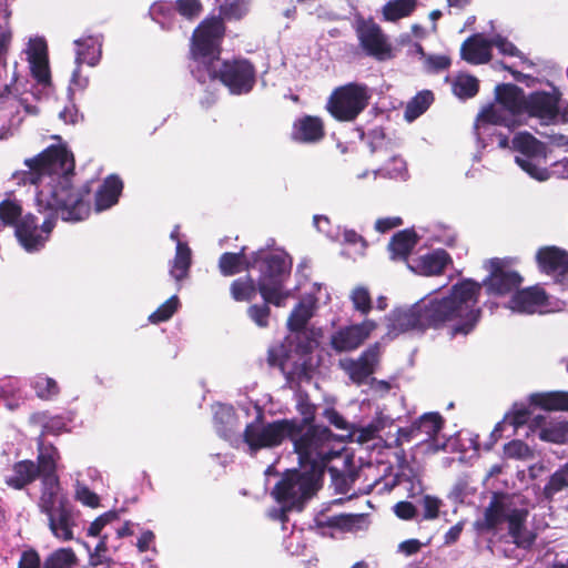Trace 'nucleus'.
<instances>
[{
	"instance_id": "nucleus-54",
	"label": "nucleus",
	"mask_w": 568,
	"mask_h": 568,
	"mask_svg": "<svg viewBox=\"0 0 568 568\" xmlns=\"http://www.w3.org/2000/svg\"><path fill=\"white\" fill-rule=\"evenodd\" d=\"M504 454L508 458L514 459H530L532 457V450L530 447L521 440H511L504 447Z\"/></svg>"
},
{
	"instance_id": "nucleus-30",
	"label": "nucleus",
	"mask_w": 568,
	"mask_h": 568,
	"mask_svg": "<svg viewBox=\"0 0 568 568\" xmlns=\"http://www.w3.org/2000/svg\"><path fill=\"white\" fill-rule=\"evenodd\" d=\"M122 190L123 182L118 175L106 176L95 193V211L102 212L115 205Z\"/></svg>"
},
{
	"instance_id": "nucleus-53",
	"label": "nucleus",
	"mask_w": 568,
	"mask_h": 568,
	"mask_svg": "<svg viewBox=\"0 0 568 568\" xmlns=\"http://www.w3.org/2000/svg\"><path fill=\"white\" fill-rule=\"evenodd\" d=\"M74 498L83 506L90 508H98L100 506V497L79 480H77L74 486Z\"/></svg>"
},
{
	"instance_id": "nucleus-29",
	"label": "nucleus",
	"mask_w": 568,
	"mask_h": 568,
	"mask_svg": "<svg viewBox=\"0 0 568 568\" xmlns=\"http://www.w3.org/2000/svg\"><path fill=\"white\" fill-rule=\"evenodd\" d=\"M75 64L95 67L102 55V38L100 36H87L74 41Z\"/></svg>"
},
{
	"instance_id": "nucleus-18",
	"label": "nucleus",
	"mask_w": 568,
	"mask_h": 568,
	"mask_svg": "<svg viewBox=\"0 0 568 568\" xmlns=\"http://www.w3.org/2000/svg\"><path fill=\"white\" fill-rule=\"evenodd\" d=\"M444 420L438 413H425L412 426L397 430V443L399 445L418 439L419 443L436 440L442 430Z\"/></svg>"
},
{
	"instance_id": "nucleus-7",
	"label": "nucleus",
	"mask_w": 568,
	"mask_h": 568,
	"mask_svg": "<svg viewBox=\"0 0 568 568\" xmlns=\"http://www.w3.org/2000/svg\"><path fill=\"white\" fill-rule=\"evenodd\" d=\"M498 87L516 119L523 121V116L528 115L538 119L541 124H551L558 119L560 97L556 89L552 92L536 91L526 97L524 90L515 84L506 83Z\"/></svg>"
},
{
	"instance_id": "nucleus-59",
	"label": "nucleus",
	"mask_w": 568,
	"mask_h": 568,
	"mask_svg": "<svg viewBox=\"0 0 568 568\" xmlns=\"http://www.w3.org/2000/svg\"><path fill=\"white\" fill-rule=\"evenodd\" d=\"M450 60L446 55H426L424 59V67L427 72H439L447 69Z\"/></svg>"
},
{
	"instance_id": "nucleus-52",
	"label": "nucleus",
	"mask_w": 568,
	"mask_h": 568,
	"mask_svg": "<svg viewBox=\"0 0 568 568\" xmlns=\"http://www.w3.org/2000/svg\"><path fill=\"white\" fill-rule=\"evenodd\" d=\"M263 301H264V304H262V305L254 304L247 308V315L251 318V321L255 325H257L258 327H262V328L268 326L270 316H271V310L268 306L270 303L266 302L265 300H263Z\"/></svg>"
},
{
	"instance_id": "nucleus-33",
	"label": "nucleus",
	"mask_w": 568,
	"mask_h": 568,
	"mask_svg": "<svg viewBox=\"0 0 568 568\" xmlns=\"http://www.w3.org/2000/svg\"><path fill=\"white\" fill-rule=\"evenodd\" d=\"M39 476L37 464L21 460L13 466V474L6 477V484L13 489H22Z\"/></svg>"
},
{
	"instance_id": "nucleus-61",
	"label": "nucleus",
	"mask_w": 568,
	"mask_h": 568,
	"mask_svg": "<svg viewBox=\"0 0 568 568\" xmlns=\"http://www.w3.org/2000/svg\"><path fill=\"white\" fill-rule=\"evenodd\" d=\"M343 240H344V243L355 246V253H357L358 255L364 254V251L366 247V242L354 230H344L343 231Z\"/></svg>"
},
{
	"instance_id": "nucleus-32",
	"label": "nucleus",
	"mask_w": 568,
	"mask_h": 568,
	"mask_svg": "<svg viewBox=\"0 0 568 568\" xmlns=\"http://www.w3.org/2000/svg\"><path fill=\"white\" fill-rule=\"evenodd\" d=\"M192 263V251L186 242L178 241L175 255L170 262L169 273L176 282L186 278Z\"/></svg>"
},
{
	"instance_id": "nucleus-38",
	"label": "nucleus",
	"mask_w": 568,
	"mask_h": 568,
	"mask_svg": "<svg viewBox=\"0 0 568 568\" xmlns=\"http://www.w3.org/2000/svg\"><path fill=\"white\" fill-rule=\"evenodd\" d=\"M59 458V453L53 446H45L42 442L39 443V455H38V465L39 476H41V480L44 477L57 476V460Z\"/></svg>"
},
{
	"instance_id": "nucleus-3",
	"label": "nucleus",
	"mask_w": 568,
	"mask_h": 568,
	"mask_svg": "<svg viewBox=\"0 0 568 568\" xmlns=\"http://www.w3.org/2000/svg\"><path fill=\"white\" fill-rule=\"evenodd\" d=\"M224 33L221 18L212 17L194 30L191 43V72L200 83L219 79L232 94H246L255 84L254 67L245 59L220 61Z\"/></svg>"
},
{
	"instance_id": "nucleus-16",
	"label": "nucleus",
	"mask_w": 568,
	"mask_h": 568,
	"mask_svg": "<svg viewBox=\"0 0 568 568\" xmlns=\"http://www.w3.org/2000/svg\"><path fill=\"white\" fill-rule=\"evenodd\" d=\"M355 30L362 49L378 60L390 57V44L381 27L372 19L358 18L355 22Z\"/></svg>"
},
{
	"instance_id": "nucleus-11",
	"label": "nucleus",
	"mask_w": 568,
	"mask_h": 568,
	"mask_svg": "<svg viewBox=\"0 0 568 568\" xmlns=\"http://www.w3.org/2000/svg\"><path fill=\"white\" fill-rule=\"evenodd\" d=\"M321 476L308 469L287 470L274 487L272 495L286 508H293L311 498L318 488Z\"/></svg>"
},
{
	"instance_id": "nucleus-24",
	"label": "nucleus",
	"mask_w": 568,
	"mask_h": 568,
	"mask_svg": "<svg viewBox=\"0 0 568 568\" xmlns=\"http://www.w3.org/2000/svg\"><path fill=\"white\" fill-rule=\"evenodd\" d=\"M460 55L471 64L487 63L491 58V40L480 33L474 34L462 44Z\"/></svg>"
},
{
	"instance_id": "nucleus-35",
	"label": "nucleus",
	"mask_w": 568,
	"mask_h": 568,
	"mask_svg": "<svg viewBox=\"0 0 568 568\" xmlns=\"http://www.w3.org/2000/svg\"><path fill=\"white\" fill-rule=\"evenodd\" d=\"M417 243L416 234L413 231H400L392 237L388 244L393 260H406Z\"/></svg>"
},
{
	"instance_id": "nucleus-14",
	"label": "nucleus",
	"mask_w": 568,
	"mask_h": 568,
	"mask_svg": "<svg viewBox=\"0 0 568 568\" xmlns=\"http://www.w3.org/2000/svg\"><path fill=\"white\" fill-rule=\"evenodd\" d=\"M331 300L326 287L320 283H313L310 290L300 298L293 307L288 318L287 327L291 332H300L305 328L314 316L320 303H328Z\"/></svg>"
},
{
	"instance_id": "nucleus-26",
	"label": "nucleus",
	"mask_w": 568,
	"mask_h": 568,
	"mask_svg": "<svg viewBox=\"0 0 568 568\" xmlns=\"http://www.w3.org/2000/svg\"><path fill=\"white\" fill-rule=\"evenodd\" d=\"M449 262L450 257L446 251L435 250L432 253L408 261L407 266L416 274L430 276L439 274Z\"/></svg>"
},
{
	"instance_id": "nucleus-58",
	"label": "nucleus",
	"mask_w": 568,
	"mask_h": 568,
	"mask_svg": "<svg viewBox=\"0 0 568 568\" xmlns=\"http://www.w3.org/2000/svg\"><path fill=\"white\" fill-rule=\"evenodd\" d=\"M457 234L454 229L445 225H437L434 229L433 239L435 242L453 246L456 242Z\"/></svg>"
},
{
	"instance_id": "nucleus-21",
	"label": "nucleus",
	"mask_w": 568,
	"mask_h": 568,
	"mask_svg": "<svg viewBox=\"0 0 568 568\" xmlns=\"http://www.w3.org/2000/svg\"><path fill=\"white\" fill-rule=\"evenodd\" d=\"M379 358V346L375 344L368 347L357 361L346 359L341 362V366L356 384L364 383L375 369Z\"/></svg>"
},
{
	"instance_id": "nucleus-37",
	"label": "nucleus",
	"mask_w": 568,
	"mask_h": 568,
	"mask_svg": "<svg viewBox=\"0 0 568 568\" xmlns=\"http://www.w3.org/2000/svg\"><path fill=\"white\" fill-rule=\"evenodd\" d=\"M417 7V0H388L383 9V18L386 21L395 22L409 17Z\"/></svg>"
},
{
	"instance_id": "nucleus-10",
	"label": "nucleus",
	"mask_w": 568,
	"mask_h": 568,
	"mask_svg": "<svg viewBox=\"0 0 568 568\" xmlns=\"http://www.w3.org/2000/svg\"><path fill=\"white\" fill-rule=\"evenodd\" d=\"M261 417L262 414L258 412L256 420L247 424L243 433L244 444L251 455L261 449L277 447L286 439L291 440L296 429V419H277L264 423Z\"/></svg>"
},
{
	"instance_id": "nucleus-40",
	"label": "nucleus",
	"mask_w": 568,
	"mask_h": 568,
	"mask_svg": "<svg viewBox=\"0 0 568 568\" xmlns=\"http://www.w3.org/2000/svg\"><path fill=\"white\" fill-rule=\"evenodd\" d=\"M78 558L71 548H60L47 557L43 568H75Z\"/></svg>"
},
{
	"instance_id": "nucleus-27",
	"label": "nucleus",
	"mask_w": 568,
	"mask_h": 568,
	"mask_svg": "<svg viewBox=\"0 0 568 568\" xmlns=\"http://www.w3.org/2000/svg\"><path fill=\"white\" fill-rule=\"evenodd\" d=\"M70 501L62 494L58 476H49L42 479L41 496L39 499V508L43 514H49L59 509L61 505L65 506Z\"/></svg>"
},
{
	"instance_id": "nucleus-23",
	"label": "nucleus",
	"mask_w": 568,
	"mask_h": 568,
	"mask_svg": "<svg viewBox=\"0 0 568 568\" xmlns=\"http://www.w3.org/2000/svg\"><path fill=\"white\" fill-rule=\"evenodd\" d=\"M529 428L544 442L568 443V422L547 420L544 416L538 415L532 418Z\"/></svg>"
},
{
	"instance_id": "nucleus-45",
	"label": "nucleus",
	"mask_w": 568,
	"mask_h": 568,
	"mask_svg": "<svg viewBox=\"0 0 568 568\" xmlns=\"http://www.w3.org/2000/svg\"><path fill=\"white\" fill-rule=\"evenodd\" d=\"M374 176L383 175L389 179H406V162L399 156H392L389 161L379 170L373 172Z\"/></svg>"
},
{
	"instance_id": "nucleus-13",
	"label": "nucleus",
	"mask_w": 568,
	"mask_h": 568,
	"mask_svg": "<svg viewBox=\"0 0 568 568\" xmlns=\"http://www.w3.org/2000/svg\"><path fill=\"white\" fill-rule=\"evenodd\" d=\"M516 258H490L485 265L489 270V276L484 281V285L489 294L507 295L516 291L521 284V276L513 268Z\"/></svg>"
},
{
	"instance_id": "nucleus-56",
	"label": "nucleus",
	"mask_w": 568,
	"mask_h": 568,
	"mask_svg": "<svg viewBox=\"0 0 568 568\" xmlns=\"http://www.w3.org/2000/svg\"><path fill=\"white\" fill-rule=\"evenodd\" d=\"M420 504L424 510V519L433 520L438 517L439 508L442 506V500L439 498L430 495H425L420 499Z\"/></svg>"
},
{
	"instance_id": "nucleus-41",
	"label": "nucleus",
	"mask_w": 568,
	"mask_h": 568,
	"mask_svg": "<svg viewBox=\"0 0 568 568\" xmlns=\"http://www.w3.org/2000/svg\"><path fill=\"white\" fill-rule=\"evenodd\" d=\"M258 291L252 277L237 278L231 284V295L237 302L252 301Z\"/></svg>"
},
{
	"instance_id": "nucleus-55",
	"label": "nucleus",
	"mask_w": 568,
	"mask_h": 568,
	"mask_svg": "<svg viewBox=\"0 0 568 568\" xmlns=\"http://www.w3.org/2000/svg\"><path fill=\"white\" fill-rule=\"evenodd\" d=\"M174 6L175 11H178L180 16L187 20H193L196 18L202 9L199 0H178Z\"/></svg>"
},
{
	"instance_id": "nucleus-6",
	"label": "nucleus",
	"mask_w": 568,
	"mask_h": 568,
	"mask_svg": "<svg viewBox=\"0 0 568 568\" xmlns=\"http://www.w3.org/2000/svg\"><path fill=\"white\" fill-rule=\"evenodd\" d=\"M527 509L516 508L515 498L504 494H494L484 517L476 521L478 530H495L503 523L508 524V534L513 542L521 549H530L536 540V534L527 528Z\"/></svg>"
},
{
	"instance_id": "nucleus-9",
	"label": "nucleus",
	"mask_w": 568,
	"mask_h": 568,
	"mask_svg": "<svg viewBox=\"0 0 568 568\" xmlns=\"http://www.w3.org/2000/svg\"><path fill=\"white\" fill-rule=\"evenodd\" d=\"M516 152V164L531 179L538 182L549 180L551 173L547 168L549 149L527 131L518 132L511 140Z\"/></svg>"
},
{
	"instance_id": "nucleus-20",
	"label": "nucleus",
	"mask_w": 568,
	"mask_h": 568,
	"mask_svg": "<svg viewBox=\"0 0 568 568\" xmlns=\"http://www.w3.org/2000/svg\"><path fill=\"white\" fill-rule=\"evenodd\" d=\"M508 307L517 313L542 314L550 311V303L546 292L541 287L532 286L516 292L508 302Z\"/></svg>"
},
{
	"instance_id": "nucleus-19",
	"label": "nucleus",
	"mask_w": 568,
	"mask_h": 568,
	"mask_svg": "<svg viewBox=\"0 0 568 568\" xmlns=\"http://www.w3.org/2000/svg\"><path fill=\"white\" fill-rule=\"evenodd\" d=\"M376 326L374 321L365 320L361 324L343 327L331 336V346L339 353L354 351L363 344Z\"/></svg>"
},
{
	"instance_id": "nucleus-25",
	"label": "nucleus",
	"mask_w": 568,
	"mask_h": 568,
	"mask_svg": "<svg viewBox=\"0 0 568 568\" xmlns=\"http://www.w3.org/2000/svg\"><path fill=\"white\" fill-rule=\"evenodd\" d=\"M324 136L323 121L317 116L304 115L294 121L292 139L300 143H316Z\"/></svg>"
},
{
	"instance_id": "nucleus-43",
	"label": "nucleus",
	"mask_w": 568,
	"mask_h": 568,
	"mask_svg": "<svg viewBox=\"0 0 568 568\" xmlns=\"http://www.w3.org/2000/svg\"><path fill=\"white\" fill-rule=\"evenodd\" d=\"M453 92L460 99L473 98L478 92V81L468 74L458 75L453 83Z\"/></svg>"
},
{
	"instance_id": "nucleus-63",
	"label": "nucleus",
	"mask_w": 568,
	"mask_h": 568,
	"mask_svg": "<svg viewBox=\"0 0 568 568\" xmlns=\"http://www.w3.org/2000/svg\"><path fill=\"white\" fill-rule=\"evenodd\" d=\"M18 568H40V557L33 549L21 554Z\"/></svg>"
},
{
	"instance_id": "nucleus-5",
	"label": "nucleus",
	"mask_w": 568,
	"mask_h": 568,
	"mask_svg": "<svg viewBox=\"0 0 568 568\" xmlns=\"http://www.w3.org/2000/svg\"><path fill=\"white\" fill-rule=\"evenodd\" d=\"M301 468L322 477L327 463L339 455L342 440L325 426H310L296 420V429L291 437Z\"/></svg>"
},
{
	"instance_id": "nucleus-15",
	"label": "nucleus",
	"mask_w": 568,
	"mask_h": 568,
	"mask_svg": "<svg viewBox=\"0 0 568 568\" xmlns=\"http://www.w3.org/2000/svg\"><path fill=\"white\" fill-rule=\"evenodd\" d=\"M292 346L293 342L287 337L284 342L272 345L267 356L268 364L280 367L288 379L306 376L304 355L297 348L293 351Z\"/></svg>"
},
{
	"instance_id": "nucleus-31",
	"label": "nucleus",
	"mask_w": 568,
	"mask_h": 568,
	"mask_svg": "<svg viewBox=\"0 0 568 568\" xmlns=\"http://www.w3.org/2000/svg\"><path fill=\"white\" fill-rule=\"evenodd\" d=\"M213 415L217 434L230 442L239 427L233 407L225 404H216L213 406Z\"/></svg>"
},
{
	"instance_id": "nucleus-22",
	"label": "nucleus",
	"mask_w": 568,
	"mask_h": 568,
	"mask_svg": "<svg viewBox=\"0 0 568 568\" xmlns=\"http://www.w3.org/2000/svg\"><path fill=\"white\" fill-rule=\"evenodd\" d=\"M537 263L541 272L560 277L568 283V254L557 247H544L537 252Z\"/></svg>"
},
{
	"instance_id": "nucleus-64",
	"label": "nucleus",
	"mask_w": 568,
	"mask_h": 568,
	"mask_svg": "<svg viewBox=\"0 0 568 568\" xmlns=\"http://www.w3.org/2000/svg\"><path fill=\"white\" fill-rule=\"evenodd\" d=\"M394 511L400 519H412L416 515L415 506L409 501H399L394 506Z\"/></svg>"
},
{
	"instance_id": "nucleus-60",
	"label": "nucleus",
	"mask_w": 568,
	"mask_h": 568,
	"mask_svg": "<svg viewBox=\"0 0 568 568\" xmlns=\"http://www.w3.org/2000/svg\"><path fill=\"white\" fill-rule=\"evenodd\" d=\"M81 65L82 64H75V69L72 72L69 85V94H73L77 91H84L89 85V78L81 74Z\"/></svg>"
},
{
	"instance_id": "nucleus-4",
	"label": "nucleus",
	"mask_w": 568,
	"mask_h": 568,
	"mask_svg": "<svg viewBox=\"0 0 568 568\" xmlns=\"http://www.w3.org/2000/svg\"><path fill=\"white\" fill-rule=\"evenodd\" d=\"M219 267L224 276L240 273L242 270H257L258 293L262 298L276 307H284L294 296L297 287H288L292 258L282 248H260L250 257L244 250L239 253H224L219 261Z\"/></svg>"
},
{
	"instance_id": "nucleus-2",
	"label": "nucleus",
	"mask_w": 568,
	"mask_h": 568,
	"mask_svg": "<svg viewBox=\"0 0 568 568\" xmlns=\"http://www.w3.org/2000/svg\"><path fill=\"white\" fill-rule=\"evenodd\" d=\"M480 285L471 280L455 284L447 295L428 294L409 307H398L387 317L388 335L408 331L448 327L450 335H467L477 325Z\"/></svg>"
},
{
	"instance_id": "nucleus-48",
	"label": "nucleus",
	"mask_w": 568,
	"mask_h": 568,
	"mask_svg": "<svg viewBox=\"0 0 568 568\" xmlns=\"http://www.w3.org/2000/svg\"><path fill=\"white\" fill-rule=\"evenodd\" d=\"M250 0H224L220 14L226 19H240L248 11Z\"/></svg>"
},
{
	"instance_id": "nucleus-46",
	"label": "nucleus",
	"mask_w": 568,
	"mask_h": 568,
	"mask_svg": "<svg viewBox=\"0 0 568 568\" xmlns=\"http://www.w3.org/2000/svg\"><path fill=\"white\" fill-rule=\"evenodd\" d=\"M179 306V297L176 295H173L163 304H161L152 314H150L149 321L153 324L165 322L173 316V314L178 311Z\"/></svg>"
},
{
	"instance_id": "nucleus-47",
	"label": "nucleus",
	"mask_w": 568,
	"mask_h": 568,
	"mask_svg": "<svg viewBox=\"0 0 568 568\" xmlns=\"http://www.w3.org/2000/svg\"><path fill=\"white\" fill-rule=\"evenodd\" d=\"M366 520L365 515H339L327 518L329 527H336L342 530H355Z\"/></svg>"
},
{
	"instance_id": "nucleus-28",
	"label": "nucleus",
	"mask_w": 568,
	"mask_h": 568,
	"mask_svg": "<svg viewBox=\"0 0 568 568\" xmlns=\"http://www.w3.org/2000/svg\"><path fill=\"white\" fill-rule=\"evenodd\" d=\"M51 532L60 540L67 541L73 538L74 517L71 504L47 514Z\"/></svg>"
},
{
	"instance_id": "nucleus-44",
	"label": "nucleus",
	"mask_w": 568,
	"mask_h": 568,
	"mask_svg": "<svg viewBox=\"0 0 568 568\" xmlns=\"http://www.w3.org/2000/svg\"><path fill=\"white\" fill-rule=\"evenodd\" d=\"M349 300L353 308L362 315H367L372 310V296L367 287L363 285L355 286L349 293Z\"/></svg>"
},
{
	"instance_id": "nucleus-34",
	"label": "nucleus",
	"mask_w": 568,
	"mask_h": 568,
	"mask_svg": "<svg viewBox=\"0 0 568 568\" xmlns=\"http://www.w3.org/2000/svg\"><path fill=\"white\" fill-rule=\"evenodd\" d=\"M529 403L547 410H568V393H534L529 396Z\"/></svg>"
},
{
	"instance_id": "nucleus-8",
	"label": "nucleus",
	"mask_w": 568,
	"mask_h": 568,
	"mask_svg": "<svg viewBox=\"0 0 568 568\" xmlns=\"http://www.w3.org/2000/svg\"><path fill=\"white\" fill-rule=\"evenodd\" d=\"M495 102L479 113L475 123L477 142L484 149L490 145L495 138L500 149L508 148V138L501 133H497L496 126L515 129L524 124V121L515 118L514 111L510 110L506 100L503 99L498 85L495 89Z\"/></svg>"
},
{
	"instance_id": "nucleus-50",
	"label": "nucleus",
	"mask_w": 568,
	"mask_h": 568,
	"mask_svg": "<svg viewBox=\"0 0 568 568\" xmlns=\"http://www.w3.org/2000/svg\"><path fill=\"white\" fill-rule=\"evenodd\" d=\"M530 412L525 404H514L511 410L505 415L504 425H510L514 429L525 425L529 420Z\"/></svg>"
},
{
	"instance_id": "nucleus-39",
	"label": "nucleus",
	"mask_w": 568,
	"mask_h": 568,
	"mask_svg": "<svg viewBox=\"0 0 568 568\" xmlns=\"http://www.w3.org/2000/svg\"><path fill=\"white\" fill-rule=\"evenodd\" d=\"M434 100L430 91H422L416 94L407 104L405 109V119L413 122L420 116L432 104Z\"/></svg>"
},
{
	"instance_id": "nucleus-57",
	"label": "nucleus",
	"mask_w": 568,
	"mask_h": 568,
	"mask_svg": "<svg viewBox=\"0 0 568 568\" xmlns=\"http://www.w3.org/2000/svg\"><path fill=\"white\" fill-rule=\"evenodd\" d=\"M118 519V513L116 511H106L103 515L99 516L94 521L91 523V525L88 528V535L92 537H97L100 535L102 529Z\"/></svg>"
},
{
	"instance_id": "nucleus-51",
	"label": "nucleus",
	"mask_w": 568,
	"mask_h": 568,
	"mask_svg": "<svg viewBox=\"0 0 568 568\" xmlns=\"http://www.w3.org/2000/svg\"><path fill=\"white\" fill-rule=\"evenodd\" d=\"M496 47L500 54L519 58L523 64L531 67L532 63L517 49V47L501 36L491 39V47Z\"/></svg>"
},
{
	"instance_id": "nucleus-42",
	"label": "nucleus",
	"mask_w": 568,
	"mask_h": 568,
	"mask_svg": "<svg viewBox=\"0 0 568 568\" xmlns=\"http://www.w3.org/2000/svg\"><path fill=\"white\" fill-rule=\"evenodd\" d=\"M31 386L34 389L37 396L45 400L54 398L60 392L55 379L43 374L34 376L31 381Z\"/></svg>"
},
{
	"instance_id": "nucleus-49",
	"label": "nucleus",
	"mask_w": 568,
	"mask_h": 568,
	"mask_svg": "<svg viewBox=\"0 0 568 568\" xmlns=\"http://www.w3.org/2000/svg\"><path fill=\"white\" fill-rule=\"evenodd\" d=\"M565 488H568V463L552 474L548 484L545 486V495L551 498L555 494Z\"/></svg>"
},
{
	"instance_id": "nucleus-12",
	"label": "nucleus",
	"mask_w": 568,
	"mask_h": 568,
	"mask_svg": "<svg viewBox=\"0 0 568 568\" xmlns=\"http://www.w3.org/2000/svg\"><path fill=\"white\" fill-rule=\"evenodd\" d=\"M369 99L365 84L348 83L334 90L327 110L338 121H353L367 106Z\"/></svg>"
},
{
	"instance_id": "nucleus-62",
	"label": "nucleus",
	"mask_w": 568,
	"mask_h": 568,
	"mask_svg": "<svg viewBox=\"0 0 568 568\" xmlns=\"http://www.w3.org/2000/svg\"><path fill=\"white\" fill-rule=\"evenodd\" d=\"M4 91L7 92L6 101L10 103V105L17 108V112L20 113V109L28 114H37L39 112L37 106L29 105L21 100H18L14 95H12L11 89L9 85H6Z\"/></svg>"
},
{
	"instance_id": "nucleus-17",
	"label": "nucleus",
	"mask_w": 568,
	"mask_h": 568,
	"mask_svg": "<svg viewBox=\"0 0 568 568\" xmlns=\"http://www.w3.org/2000/svg\"><path fill=\"white\" fill-rule=\"evenodd\" d=\"M23 53L27 55L30 72L37 83L44 89L50 88L51 73L45 40L40 37L30 38Z\"/></svg>"
},
{
	"instance_id": "nucleus-1",
	"label": "nucleus",
	"mask_w": 568,
	"mask_h": 568,
	"mask_svg": "<svg viewBox=\"0 0 568 568\" xmlns=\"http://www.w3.org/2000/svg\"><path fill=\"white\" fill-rule=\"evenodd\" d=\"M24 165L27 170L14 172L12 179L17 184L34 186L37 207L40 212H48L49 216L41 226L32 214L18 222L21 205L8 199L0 203V220L16 225L20 245L32 253L44 246L57 216L65 222H80L90 215V189L88 185H73L74 159L64 145H51L37 156L26 159Z\"/></svg>"
},
{
	"instance_id": "nucleus-36",
	"label": "nucleus",
	"mask_w": 568,
	"mask_h": 568,
	"mask_svg": "<svg viewBox=\"0 0 568 568\" xmlns=\"http://www.w3.org/2000/svg\"><path fill=\"white\" fill-rule=\"evenodd\" d=\"M149 13L163 30H171L176 24V11L173 2L156 1L150 7Z\"/></svg>"
}]
</instances>
